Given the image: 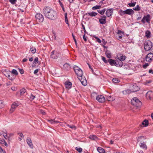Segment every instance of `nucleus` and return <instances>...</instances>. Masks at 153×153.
<instances>
[{"instance_id": "obj_11", "label": "nucleus", "mask_w": 153, "mask_h": 153, "mask_svg": "<svg viewBox=\"0 0 153 153\" xmlns=\"http://www.w3.org/2000/svg\"><path fill=\"white\" fill-rule=\"evenodd\" d=\"M19 106L18 103L17 102H14L12 105L10 110V113H12L15 110V109Z\"/></svg>"}, {"instance_id": "obj_20", "label": "nucleus", "mask_w": 153, "mask_h": 153, "mask_svg": "<svg viewBox=\"0 0 153 153\" xmlns=\"http://www.w3.org/2000/svg\"><path fill=\"white\" fill-rule=\"evenodd\" d=\"M26 140L27 144L29 145V146H30L31 147L32 146V143L31 142V140L30 138V137H27Z\"/></svg>"}, {"instance_id": "obj_55", "label": "nucleus", "mask_w": 153, "mask_h": 153, "mask_svg": "<svg viewBox=\"0 0 153 153\" xmlns=\"http://www.w3.org/2000/svg\"><path fill=\"white\" fill-rule=\"evenodd\" d=\"M72 37H73V39L74 41V42L75 43V44L76 45H77V42H76V39H75V36H74V35L73 34V33L72 34Z\"/></svg>"}, {"instance_id": "obj_8", "label": "nucleus", "mask_w": 153, "mask_h": 153, "mask_svg": "<svg viewBox=\"0 0 153 153\" xmlns=\"http://www.w3.org/2000/svg\"><path fill=\"white\" fill-rule=\"evenodd\" d=\"M35 17L37 21L39 22H42L44 20L43 16L40 13H37L35 16Z\"/></svg>"}, {"instance_id": "obj_14", "label": "nucleus", "mask_w": 153, "mask_h": 153, "mask_svg": "<svg viewBox=\"0 0 153 153\" xmlns=\"http://www.w3.org/2000/svg\"><path fill=\"white\" fill-rule=\"evenodd\" d=\"M126 56L122 54H118L117 56V58L120 61H124L126 59Z\"/></svg>"}, {"instance_id": "obj_54", "label": "nucleus", "mask_w": 153, "mask_h": 153, "mask_svg": "<svg viewBox=\"0 0 153 153\" xmlns=\"http://www.w3.org/2000/svg\"><path fill=\"white\" fill-rule=\"evenodd\" d=\"M67 126L69 127L70 128H71L72 129H75L76 128L75 126L73 125L71 126L69 125L68 124Z\"/></svg>"}, {"instance_id": "obj_59", "label": "nucleus", "mask_w": 153, "mask_h": 153, "mask_svg": "<svg viewBox=\"0 0 153 153\" xmlns=\"http://www.w3.org/2000/svg\"><path fill=\"white\" fill-rule=\"evenodd\" d=\"M19 135L20 137L22 138H23L24 137V135L22 133H19L18 134Z\"/></svg>"}, {"instance_id": "obj_58", "label": "nucleus", "mask_w": 153, "mask_h": 153, "mask_svg": "<svg viewBox=\"0 0 153 153\" xmlns=\"http://www.w3.org/2000/svg\"><path fill=\"white\" fill-rule=\"evenodd\" d=\"M149 65V64L148 63H145L143 65V67L144 68H146Z\"/></svg>"}, {"instance_id": "obj_26", "label": "nucleus", "mask_w": 153, "mask_h": 153, "mask_svg": "<svg viewBox=\"0 0 153 153\" xmlns=\"http://www.w3.org/2000/svg\"><path fill=\"white\" fill-rule=\"evenodd\" d=\"M142 124L144 127L147 126L148 125V120H144V121L142 123Z\"/></svg>"}, {"instance_id": "obj_25", "label": "nucleus", "mask_w": 153, "mask_h": 153, "mask_svg": "<svg viewBox=\"0 0 153 153\" xmlns=\"http://www.w3.org/2000/svg\"><path fill=\"white\" fill-rule=\"evenodd\" d=\"M97 151L100 153H104L105 152L104 149L101 147H99L97 148Z\"/></svg>"}, {"instance_id": "obj_42", "label": "nucleus", "mask_w": 153, "mask_h": 153, "mask_svg": "<svg viewBox=\"0 0 153 153\" xmlns=\"http://www.w3.org/2000/svg\"><path fill=\"white\" fill-rule=\"evenodd\" d=\"M136 2H131L128 4V5L130 7H134L136 4Z\"/></svg>"}, {"instance_id": "obj_50", "label": "nucleus", "mask_w": 153, "mask_h": 153, "mask_svg": "<svg viewBox=\"0 0 153 153\" xmlns=\"http://www.w3.org/2000/svg\"><path fill=\"white\" fill-rule=\"evenodd\" d=\"M19 71L21 74H23L24 73V71L23 69L18 68Z\"/></svg>"}, {"instance_id": "obj_27", "label": "nucleus", "mask_w": 153, "mask_h": 153, "mask_svg": "<svg viewBox=\"0 0 153 153\" xmlns=\"http://www.w3.org/2000/svg\"><path fill=\"white\" fill-rule=\"evenodd\" d=\"M101 6L100 5H96L93 7L92 8V9L93 10L98 9L100 8H101Z\"/></svg>"}, {"instance_id": "obj_29", "label": "nucleus", "mask_w": 153, "mask_h": 153, "mask_svg": "<svg viewBox=\"0 0 153 153\" xmlns=\"http://www.w3.org/2000/svg\"><path fill=\"white\" fill-rule=\"evenodd\" d=\"M0 143L2 144H4L6 146H7V144L5 140L4 139H0Z\"/></svg>"}, {"instance_id": "obj_19", "label": "nucleus", "mask_w": 153, "mask_h": 153, "mask_svg": "<svg viewBox=\"0 0 153 153\" xmlns=\"http://www.w3.org/2000/svg\"><path fill=\"white\" fill-rule=\"evenodd\" d=\"M72 85L71 83V82H66L65 84V86L67 88H71Z\"/></svg>"}, {"instance_id": "obj_44", "label": "nucleus", "mask_w": 153, "mask_h": 153, "mask_svg": "<svg viewBox=\"0 0 153 153\" xmlns=\"http://www.w3.org/2000/svg\"><path fill=\"white\" fill-rule=\"evenodd\" d=\"M113 82L115 83H117L120 81L119 80L116 78H114L112 79Z\"/></svg>"}, {"instance_id": "obj_48", "label": "nucleus", "mask_w": 153, "mask_h": 153, "mask_svg": "<svg viewBox=\"0 0 153 153\" xmlns=\"http://www.w3.org/2000/svg\"><path fill=\"white\" fill-rule=\"evenodd\" d=\"M94 37L96 39L97 41L99 43H101V40L97 36H94Z\"/></svg>"}, {"instance_id": "obj_21", "label": "nucleus", "mask_w": 153, "mask_h": 153, "mask_svg": "<svg viewBox=\"0 0 153 153\" xmlns=\"http://www.w3.org/2000/svg\"><path fill=\"white\" fill-rule=\"evenodd\" d=\"M145 139V137L143 136H140L138 137L137 139V143H138L139 142L141 143V142H142V140H143Z\"/></svg>"}, {"instance_id": "obj_31", "label": "nucleus", "mask_w": 153, "mask_h": 153, "mask_svg": "<svg viewBox=\"0 0 153 153\" xmlns=\"http://www.w3.org/2000/svg\"><path fill=\"white\" fill-rule=\"evenodd\" d=\"M105 9H104L102 10H98V12L102 15H103L104 14L105 12Z\"/></svg>"}, {"instance_id": "obj_51", "label": "nucleus", "mask_w": 153, "mask_h": 153, "mask_svg": "<svg viewBox=\"0 0 153 153\" xmlns=\"http://www.w3.org/2000/svg\"><path fill=\"white\" fill-rule=\"evenodd\" d=\"M4 105L2 102L1 100H0V109L4 107Z\"/></svg>"}, {"instance_id": "obj_52", "label": "nucleus", "mask_w": 153, "mask_h": 153, "mask_svg": "<svg viewBox=\"0 0 153 153\" xmlns=\"http://www.w3.org/2000/svg\"><path fill=\"white\" fill-rule=\"evenodd\" d=\"M16 1V0H9V1L13 4H15Z\"/></svg>"}, {"instance_id": "obj_18", "label": "nucleus", "mask_w": 153, "mask_h": 153, "mask_svg": "<svg viewBox=\"0 0 153 153\" xmlns=\"http://www.w3.org/2000/svg\"><path fill=\"white\" fill-rule=\"evenodd\" d=\"M98 13L95 12H88L87 14L91 16H95L97 15Z\"/></svg>"}, {"instance_id": "obj_34", "label": "nucleus", "mask_w": 153, "mask_h": 153, "mask_svg": "<svg viewBox=\"0 0 153 153\" xmlns=\"http://www.w3.org/2000/svg\"><path fill=\"white\" fill-rule=\"evenodd\" d=\"M30 50L33 53H35L36 51V48L33 47L30 48Z\"/></svg>"}, {"instance_id": "obj_39", "label": "nucleus", "mask_w": 153, "mask_h": 153, "mask_svg": "<svg viewBox=\"0 0 153 153\" xmlns=\"http://www.w3.org/2000/svg\"><path fill=\"white\" fill-rule=\"evenodd\" d=\"M3 135L4 138L6 139H7V132L5 131V132H3Z\"/></svg>"}, {"instance_id": "obj_57", "label": "nucleus", "mask_w": 153, "mask_h": 153, "mask_svg": "<svg viewBox=\"0 0 153 153\" xmlns=\"http://www.w3.org/2000/svg\"><path fill=\"white\" fill-rule=\"evenodd\" d=\"M0 152L1 153H5L4 151L3 150L2 148L0 146Z\"/></svg>"}, {"instance_id": "obj_5", "label": "nucleus", "mask_w": 153, "mask_h": 153, "mask_svg": "<svg viewBox=\"0 0 153 153\" xmlns=\"http://www.w3.org/2000/svg\"><path fill=\"white\" fill-rule=\"evenodd\" d=\"M132 104L136 107H138L141 105V102L136 97L133 98L131 101Z\"/></svg>"}, {"instance_id": "obj_23", "label": "nucleus", "mask_w": 153, "mask_h": 153, "mask_svg": "<svg viewBox=\"0 0 153 153\" xmlns=\"http://www.w3.org/2000/svg\"><path fill=\"white\" fill-rule=\"evenodd\" d=\"M122 92L124 94L126 95L130 94L132 92L131 90L126 89L123 91Z\"/></svg>"}, {"instance_id": "obj_35", "label": "nucleus", "mask_w": 153, "mask_h": 153, "mask_svg": "<svg viewBox=\"0 0 153 153\" xmlns=\"http://www.w3.org/2000/svg\"><path fill=\"white\" fill-rule=\"evenodd\" d=\"M75 149L77 150L79 152L81 153L82 152V149L81 148H80L78 147H76L75 148Z\"/></svg>"}, {"instance_id": "obj_10", "label": "nucleus", "mask_w": 153, "mask_h": 153, "mask_svg": "<svg viewBox=\"0 0 153 153\" xmlns=\"http://www.w3.org/2000/svg\"><path fill=\"white\" fill-rule=\"evenodd\" d=\"M153 60V54L150 53L148 54L146 56V62H150Z\"/></svg>"}, {"instance_id": "obj_64", "label": "nucleus", "mask_w": 153, "mask_h": 153, "mask_svg": "<svg viewBox=\"0 0 153 153\" xmlns=\"http://www.w3.org/2000/svg\"><path fill=\"white\" fill-rule=\"evenodd\" d=\"M102 42L104 44V45H105L107 43V42L104 39H102Z\"/></svg>"}, {"instance_id": "obj_7", "label": "nucleus", "mask_w": 153, "mask_h": 153, "mask_svg": "<svg viewBox=\"0 0 153 153\" xmlns=\"http://www.w3.org/2000/svg\"><path fill=\"white\" fill-rule=\"evenodd\" d=\"M150 17V16L149 14H147L146 16H144L141 20V22L143 24H144L146 22L148 23H149L151 20Z\"/></svg>"}, {"instance_id": "obj_53", "label": "nucleus", "mask_w": 153, "mask_h": 153, "mask_svg": "<svg viewBox=\"0 0 153 153\" xmlns=\"http://www.w3.org/2000/svg\"><path fill=\"white\" fill-rule=\"evenodd\" d=\"M101 57L102 60L105 63H108V61L106 60L105 57L102 56Z\"/></svg>"}, {"instance_id": "obj_49", "label": "nucleus", "mask_w": 153, "mask_h": 153, "mask_svg": "<svg viewBox=\"0 0 153 153\" xmlns=\"http://www.w3.org/2000/svg\"><path fill=\"white\" fill-rule=\"evenodd\" d=\"M37 57H35L34 59L33 62L35 64L39 63V61Z\"/></svg>"}, {"instance_id": "obj_62", "label": "nucleus", "mask_w": 153, "mask_h": 153, "mask_svg": "<svg viewBox=\"0 0 153 153\" xmlns=\"http://www.w3.org/2000/svg\"><path fill=\"white\" fill-rule=\"evenodd\" d=\"M114 65H115L117 67V66H118L117 60V61H116L115 60V62L114 63Z\"/></svg>"}, {"instance_id": "obj_1", "label": "nucleus", "mask_w": 153, "mask_h": 153, "mask_svg": "<svg viewBox=\"0 0 153 153\" xmlns=\"http://www.w3.org/2000/svg\"><path fill=\"white\" fill-rule=\"evenodd\" d=\"M73 68L77 76L79 79H80V78L82 77L83 74L82 70L79 67L76 65H74Z\"/></svg>"}, {"instance_id": "obj_28", "label": "nucleus", "mask_w": 153, "mask_h": 153, "mask_svg": "<svg viewBox=\"0 0 153 153\" xmlns=\"http://www.w3.org/2000/svg\"><path fill=\"white\" fill-rule=\"evenodd\" d=\"M89 138L91 140H96L97 139V136L94 135H91L89 137Z\"/></svg>"}, {"instance_id": "obj_32", "label": "nucleus", "mask_w": 153, "mask_h": 153, "mask_svg": "<svg viewBox=\"0 0 153 153\" xmlns=\"http://www.w3.org/2000/svg\"><path fill=\"white\" fill-rule=\"evenodd\" d=\"M48 121L51 124H56L59 122L58 121H56L54 119L48 120Z\"/></svg>"}, {"instance_id": "obj_33", "label": "nucleus", "mask_w": 153, "mask_h": 153, "mask_svg": "<svg viewBox=\"0 0 153 153\" xmlns=\"http://www.w3.org/2000/svg\"><path fill=\"white\" fill-rule=\"evenodd\" d=\"M99 22H100V23L101 24H102V25L105 24L106 22V20H104L102 19H99Z\"/></svg>"}, {"instance_id": "obj_38", "label": "nucleus", "mask_w": 153, "mask_h": 153, "mask_svg": "<svg viewBox=\"0 0 153 153\" xmlns=\"http://www.w3.org/2000/svg\"><path fill=\"white\" fill-rule=\"evenodd\" d=\"M106 99L108 101H112L114 100L111 96H108Z\"/></svg>"}, {"instance_id": "obj_63", "label": "nucleus", "mask_w": 153, "mask_h": 153, "mask_svg": "<svg viewBox=\"0 0 153 153\" xmlns=\"http://www.w3.org/2000/svg\"><path fill=\"white\" fill-rule=\"evenodd\" d=\"M59 2L61 7H63L64 6L63 4L60 1H59Z\"/></svg>"}, {"instance_id": "obj_9", "label": "nucleus", "mask_w": 153, "mask_h": 153, "mask_svg": "<svg viewBox=\"0 0 153 153\" xmlns=\"http://www.w3.org/2000/svg\"><path fill=\"white\" fill-rule=\"evenodd\" d=\"M140 89L139 87L136 84L131 85L130 86V89L132 92H135L139 90Z\"/></svg>"}, {"instance_id": "obj_17", "label": "nucleus", "mask_w": 153, "mask_h": 153, "mask_svg": "<svg viewBox=\"0 0 153 153\" xmlns=\"http://www.w3.org/2000/svg\"><path fill=\"white\" fill-rule=\"evenodd\" d=\"M36 96L35 93H33V94H31L29 96V98H28L27 97V98L28 99L30 100V101L33 100Z\"/></svg>"}, {"instance_id": "obj_30", "label": "nucleus", "mask_w": 153, "mask_h": 153, "mask_svg": "<svg viewBox=\"0 0 153 153\" xmlns=\"http://www.w3.org/2000/svg\"><path fill=\"white\" fill-rule=\"evenodd\" d=\"M108 62H109V64L111 65H114V63L115 62V60L111 59H109L108 60Z\"/></svg>"}, {"instance_id": "obj_40", "label": "nucleus", "mask_w": 153, "mask_h": 153, "mask_svg": "<svg viewBox=\"0 0 153 153\" xmlns=\"http://www.w3.org/2000/svg\"><path fill=\"white\" fill-rule=\"evenodd\" d=\"M122 61H118L117 60L118 62V66L117 67H121L123 65V63L122 62Z\"/></svg>"}, {"instance_id": "obj_15", "label": "nucleus", "mask_w": 153, "mask_h": 153, "mask_svg": "<svg viewBox=\"0 0 153 153\" xmlns=\"http://www.w3.org/2000/svg\"><path fill=\"white\" fill-rule=\"evenodd\" d=\"M113 11V9L112 8L107 9L106 12V15L109 17L112 15Z\"/></svg>"}, {"instance_id": "obj_60", "label": "nucleus", "mask_w": 153, "mask_h": 153, "mask_svg": "<svg viewBox=\"0 0 153 153\" xmlns=\"http://www.w3.org/2000/svg\"><path fill=\"white\" fill-rule=\"evenodd\" d=\"M39 70V69H38L35 70L34 71V74H36L38 72Z\"/></svg>"}, {"instance_id": "obj_16", "label": "nucleus", "mask_w": 153, "mask_h": 153, "mask_svg": "<svg viewBox=\"0 0 153 153\" xmlns=\"http://www.w3.org/2000/svg\"><path fill=\"white\" fill-rule=\"evenodd\" d=\"M139 146L140 147L143 149L146 150L147 146L146 144V143L144 142H141L139 144Z\"/></svg>"}, {"instance_id": "obj_43", "label": "nucleus", "mask_w": 153, "mask_h": 153, "mask_svg": "<svg viewBox=\"0 0 153 153\" xmlns=\"http://www.w3.org/2000/svg\"><path fill=\"white\" fill-rule=\"evenodd\" d=\"M12 73L15 74L16 75H18V72L15 69H13L11 71Z\"/></svg>"}, {"instance_id": "obj_46", "label": "nucleus", "mask_w": 153, "mask_h": 153, "mask_svg": "<svg viewBox=\"0 0 153 153\" xmlns=\"http://www.w3.org/2000/svg\"><path fill=\"white\" fill-rule=\"evenodd\" d=\"M65 21L66 23L67 24H68V19H67V13H66L65 14Z\"/></svg>"}, {"instance_id": "obj_2", "label": "nucleus", "mask_w": 153, "mask_h": 153, "mask_svg": "<svg viewBox=\"0 0 153 153\" xmlns=\"http://www.w3.org/2000/svg\"><path fill=\"white\" fill-rule=\"evenodd\" d=\"M119 13L121 16H123L125 14L131 15L134 13V10L131 9H128L126 10L123 11L122 10H119Z\"/></svg>"}, {"instance_id": "obj_37", "label": "nucleus", "mask_w": 153, "mask_h": 153, "mask_svg": "<svg viewBox=\"0 0 153 153\" xmlns=\"http://www.w3.org/2000/svg\"><path fill=\"white\" fill-rule=\"evenodd\" d=\"M81 78V80H80V81L82 84L84 86H85L87 85V82L86 79L84 81H82V77L81 78H80V79Z\"/></svg>"}, {"instance_id": "obj_41", "label": "nucleus", "mask_w": 153, "mask_h": 153, "mask_svg": "<svg viewBox=\"0 0 153 153\" xmlns=\"http://www.w3.org/2000/svg\"><path fill=\"white\" fill-rule=\"evenodd\" d=\"M133 9L135 11H139L140 10V6L137 5L136 7L133 8Z\"/></svg>"}, {"instance_id": "obj_6", "label": "nucleus", "mask_w": 153, "mask_h": 153, "mask_svg": "<svg viewBox=\"0 0 153 153\" xmlns=\"http://www.w3.org/2000/svg\"><path fill=\"white\" fill-rule=\"evenodd\" d=\"M52 9V8L49 7H46L44 8L42 11L43 14L45 17H47Z\"/></svg>"}, {"instance_id": "obj_45", "label": "nucleus", "mask_w": 153, "mask_h": 153, "mask_svg": "<svg viewBox=\"0 0 153 153\" xmlns=\"http://www.w3.org/2000/svg\"><path fill=\"white\" fill-rule=\"evenodd\" d=\"M7 77L10 80H13L14 79V77L11 76L9 74H7Z\"/></svg>"}, {"instance_id": "obj_36", "label": "nucleus", "mask_w": 153, "mask_h": 153, "mask_svg": "<svg viewBox=\"0 0 153 153\" xmlns=\"http://www.w3.org/2000/svg\"><path fill=\"white\" fill-rule=\"evenodd\" d=\"M107 57L108 58H111V53L108 51H107L105 53Z\"/></svg>"}, {"instance_id": "obj_47", "label": "nucleus", "mask_w": 153, "mask_h": 153, "mask_svg": "<svg viewBox=\"0 0 153 153\" xmlns=\"http://www.w3.org/2000/svg\"><path fill=\"white\" fill-rule=\"evenodd\" d=\"M64 67L65 68H67V69H70V65L68 64H65L64 65Z\"/></svg>"}, {"instance_id": "obj_4", "label": "nucleus", "mask_w": 153, "mask_h": 153, "mask_svg": "<svg viewBox=\"0 0 153 153\" xmlns=\"http://www.w3.org/2000/svg\"><path fill=\"white\" fill-rule=\"evenodd\" d=\"M56 17V12L53 9H52L51 11L50 12V13L47 17V18L51 20L55 19Z\"/></svg>"}, {"instance_id": "obj_24", "label": "nucleus", "mask_w": 153, "mask_h": 153, "mask_svg": "<svg viewBox=\"0 0 153 153\" xmlns=\"http://www.w3.org/2000/svg\"><path fill=\"white\" fill-rule=\"evenodd\" d=\"M145 36L147 38H150L151 36V33L149 30H147L145 33Z\"/></svg>"}, {"instance_id": "obj_61", "label": "nucleus", "mask_w": 153, "mask_h": 153, "mask_svg": "<svg viewBox=\"0 0 153 153\" xmlns=\"http://www.w3.org/2000/svg\"><path fill=\"white\" fill-rule=\"evenodd\" d=\"M83 39L84 40L85 42H86L87 41V39H86L87 37L85 36V34H84V35L83 36Z\"/></svg>"}, {"instance_id": "obj_12", "label": "nucleus", "mask_w": 153, "mask_h": 153, "mask_svg": "<svg viewBox=\"0 0 153 153\" xmlns=\"http://www.w3.org/2000/svg\"><path fill=\"white\" fill-rule=\"evenodd\" d=\"M96 100L100 102H103L105 100L104 96L102 95H99L96 97Z\"/></svg>"}, {"instance_id": "obj_22", "label": "nucleus", "mask_w": 153, "mask_h": 153, "mask_svg": "<svg viewBox=\"0 0 153 153\" xmlns=\"http://www.w3.org/2000/svg\"><path fill=\"white\" fill-rule=\"evenodd\" d=\"M21 95H25L27 94L26 91L25 89L23 88L20 90Z\"/></svg>"}, {"instance_id": "obj_3", "label": "nucleus", "mask_w": 153, "mask_h": 153, "mask_svg": "<svg viewBox=\"0 0 153 153\" xmlns=\"http://www.w3.org/2000/svg\"><path fill=\"white\" fill-rule=\"evenodd\" d=\"M152 43L150 41L146 42L144 43V48L146 51H147L151 50L153 52V48L152 47Z\"/></svg>"}, {"instance_id": "obj_56", "label": "nucleus", "mask_w": 153, "mask_h": 153, "mask_svg": "<svg viewBox=\"0 0 153 153\" xmlns=\"http://www.w3.org/2000/svg\"><path fill=\"white\" fill-rule=\"evenodd\" d=\"M51 58L55 59H56L57 58V56H55L54 55H53L52 54H51Z\"/></svg>"}, {"instance_id": "obj_13", "label": "nucleus", "mask_w": 153, "mask_h": 153, "mask_svg": "<svg viewBox=\"0 0 153 153\" xmlns=\"http://www.w3.org/2000/svg\"><path fill=\"white\" fill-rule=\"evenodd\" d=\"M146 97L148 99L151 100L153 97V92L151 91H148L146 94Z\"/></svg>"}]
</instances>
